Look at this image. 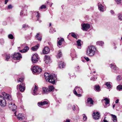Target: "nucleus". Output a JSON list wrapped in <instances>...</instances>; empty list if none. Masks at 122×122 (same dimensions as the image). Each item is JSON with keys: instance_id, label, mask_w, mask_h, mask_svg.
I'll list each match as a JSON object with an SVG mask.
<instances>
[{"instance_id": "f257e3e1", "label": "nucleus", "mask_w": 122, "mask_h": 122, "mask_svg": "<svg viewBox=\"0 0 122 122\" xmlns=\"http://www.w3.org/2000/svg\"><path fill=\"white\" fill-rule=\"evenodd\" d=\"M2 94L8 101V103L9 108L13 111H15L17 108V107L13 102L11 96L5 92H2Z\"/></svg>"}, {"instance_id": "f03ea898", "label": "nucleus", "mask_w": 122, "mask_h": 122, "mask_svg": "<svg viewBox=\"0 0 122 122\" xmlns=\"http://www.w3.org/2000/svg\"><path fill=\"white\" fill-rule=\"evenodd\" d=\"M44 76L46 81L53 84H55V81L57 79V77L55 74H52L50 75L48 73H45Z\"/></svg>"}, {"instance_id": "7ed1b4c3", "label": "nucleus", "mask_w": 122, "mask_h": 122, "mask_svg": "<svg viewBox=\"0 0 122 122\" xmlns=\"http://www.w3.org/2000/svg\"><path fill=\"white\" fill-rule=\"evenodd\" d=\"M96 48L93 46H89L87 49L86 53L87 55L91 56H93L95 54Z\"/></svg>"}, {"instance_id": "20e7f679", "label": "nucleus", "mask_w": 122, "mask_h": 122, "mask_svg": "<svg viewBox=\"0 0 122 122\" xmlns=\"http://www.w3.org/2000/svg\"><path fill=\"white\" fill-rule=\"evenodd\" d=\"M32 71L33 74H37L41 73L42 71V69L39 66H35L32 68Z\"/></svg>"}, {"instance_id": "39448f33", "label": "nucleus", "mask_w": 122, "mask_h": 122, "mask_svg": "<svg viewBox=\"0 0 122 122\" xmlns=\"http://www.w3.org/2000/svg\"><path fill=\"white\" fill-rule=\"evenodd\" d=\"M6 104L5 99L2 96L0 95V105L2 107H4Z\"/></svg>"}, {"instance_id": "423d86ee", "label": "nucleus", "mask_w": 122, "mask_h": 122, "mask_svg": "<svg viewBox=\"0 0 122 122\" xmlns=\"http://www.w3.org/2000/svg\"><path fill=\"white\" fill-rule=\"evenodd\" d=\"M11 57L13 59L15 60L20 59L22 57L20 54L19 52L15 53L14 55H13Z\"/></svg>"}, {"instance_id": "0eeeda50", "label": "nucleus", "mask_w": 122, "mask_h": 122, "mask_svg": "<svg viewBox=\"0 0 122 122\" xmlns=\"http://www.w3.org/2000/svg\"><path fill=\"white\" fill-rule=\"evenodd\" d=\"M82 29L84 30L87 31L90 28V25L88 24L84 23L81 24Z\"/></svg>"}, {"instance_id": "6e6552de", "label": "nucleus", "mask_w": 122, "mask_h": 122, "mask_svg": "<svg viewBox=\"0 0 122 122\" xmlns=\"http://www.w3.org/2000/svg\"><path fill=\"white\" fill-rule=\"evenodd\" d=\"M93 101L92 99L90 97L88 98L87 100V104L88 106L91 107L93 105Z\"/></svg>"}, {"instance_id": "1a4fd4ad", "label": "nucleus", "mask_w": 122, "mask_h": 122, "mask_svg": "<svg viewBox=\"0 0 122 122\" xmlns=\"http://www.w3.org/2000/svg\"><path fill=\"white\" fill-rule=\"evenodd\" d=\"M38 57L37 55L36 54H34L32 57V62L34 63H36L38 61Z\"/></svg>"}, {"instance_id": "9d476101", "label": "nucleus", "mask_w": 122, "mask_h": 122, "mask_svg": "<svg viewBox=\"0 0 122 122\" xmlns=\"http://www.w3.org/2000/svg\"><path fill=\"white\" fill-rule=\"evenodd\" d=\"M25 84L23 83H21V84L19 85V87L20 91L21 92H23L25 89L24 86Z\"/></svg>"}, {"instance_id": "9b49d317", "label": "nucleus", "mask_w": 122, "mask_h": 122, "mask_svg": "<svg viewBox=\"0 0 122 122\" xmlns=\"http://www.w3.org/2000/svg\"><path fill=\"white\" fill-rule=\"evenodd\" d=\"M94 115H93L94 119L96 120L99 119L100 116L99 115V114L98 112H97L96 113L94 112Z\"/></svg>"}, {"instance_id": "f8f14e48", "label": "nucleus", "mask_w": 122, "mask_h": 122, "mask_svg": "<svg viewBox=\"0 0 122 122\" xmlns=\"http://www.w3.org/2000/svg\"><path fill=\"white\" fill-rule=\"evenodd\" d=\"M98 5L99 10L103 12L104 11V7L99 3H98Z\"/></svg>"}, {"instance_id": "ddd939ff", "label": "nucleus", "mask_w": 122, "mask_h": 122, "mask_svg": "<svg viewBox=\"0 0 122 122\" xmlns=\"http://www.w3.org/2000/svg\"><path fill=\"white\" fill-rule=\"evenodd\" d=\"M45 61L46 64H48L49 62H50L51 61V58L50 56L46 55L45 56Z\"/></svg>"}, {"instance_id": "4468645a", "label": "nucleus", "mask_w": 122, "mask_h": 122, "mask_svg": "<svg viewBox=\"0 0 122 122\" xmlns=\"http://www.w3.org/2000/svg\"><path fill=\"white\" fill-rule=\"evenodd\" d=\"M25 118L24 115L22 114H19L17 117L18 119L20 120H21Z\"/></svg>"}, {"instance_id": "2eb2a0df", "label": "nucleus", "mask_w": 122, "mask_h": 122, "mask_svg": "<svg viewBox=\"0 0 122 122\" xmlns=\"http://www.w3.org/2000/svg\"><path fill=\"white\" fill-rule=\"evenodd\" d=\"M50 50L48 47H46L43 49V52L44 54L48 53L49 51Z\"/></svg>"}, {"instance_id": "dca6fc26", "label": "nucleus", "mask_w": 122, "mask_h": 122, "mask_svg": "<svg viewBox=\"0 0 122 122\" xmlns=\"http://www.w3.org/2000/svg\"><path fill=\"white\" fill-rule=\"evenodd\" d=\"M29 49V47L26 46H25L23 49L20 50V51L21 53H24L27 52Z\"/></svg>"}, {"instance_id": "f3484780", "label": "nucleus", "mask_w": 122, "mask_h": 122, "mask_svg": "<svg viewBox=\"0 0 122 122\" xmlns=\"http://www.w3.org/2000/svg\"><path fill=\"white\" fill-rule=\"evenodd\" d=\"M59 65L60 68L61 69H62L66 65L64 62L61 61L59 63Z\"/></svg>"}, {"instance_id": "a211bd4d", "label": "nucleus", "mask_w": 122, "mask_h": 122, "mask_svg": "<svg viewBox=\"0 0 122 122\" xmlns=\"http://www.w3.org/2000/svg\"><path fill=\"white\" fill-rule=\"evenodd\" d=\"M38 87L37 86H36V85L35 84V88L33 90V92L32 93V94L34 95H36L37 94L36 93V92L37 91Z\"/></svg>"}, {"instance_id": "6ab92c4d", "label": "nucleus", "mask_w": 122, "mask_h": 122, "mask_svg": "<svg viewBox=\"0 0 122 122\" xmlns=\"http://www.w3.org/2000/svg\"><path fill=\"white\" fill-rule=\"evenodd\" d=\"M77 91L78 93H81L82 92V90L80 87H76L74 90V91Z\"/></svg>"}, {"instance_id": "aec40b11", "label": "nucleus", "mask_w": 122, "mask_h": 122, "mask_svg": "<svg viewBox=\"0 0 122 122\" xmlns=\"http://www.w3.org/2000/svg\"><path fill=\"white\" fill-rule=\"evenodd\" d=\"M48 103V102H47L46 101H44L41 102H38V106H39V105L42 106L44 105L47 104Z\"/></svg>"}, {"instance_id": "412c9836", "label": "nucleus", "mask_w": 122, "mask_h": 122, "mask_svg": "<svg viewBox=\"0 0 122 122\" xmlns=\"http://www.w3.org/2000/svg\"><path fill=\"white\" fill-rule=\"evenodd\" d=\"M111 115L112 117V120L113 122H116L117 121L116 116L113 114H111Z\"/></svg>"}, {"instance_id": "4be33fe9", "label": "nucleus", "mask_w": 122, "mask_h": 122, "mask_svg": "<svg viewBox=\"0 0 122 122\" xmlns=\"http://www.w3.org/2000/svg\"><path fill=\"white\" fill-rule=\"evenodd\" d=\"M111 68L114 71H117L118 70V68L115 65L111 64Z\"/></svg>"}, {"instance_id": "5701e85b", "label": "nucleus", "mask_w": 122, "mask_h": 122, "mask_svg": "<svg viewBox=\"0 0 122 122\" xmlns=\"http://www.w3.org/2000/svg\"><path fill=\"white\" fill-rule=\"evenodd\" d=\"M43 90L44 93H47L49 92V90L47 88L43 87Z\"/></svg>"}, {"instance_id": "b1692460", "label": "nucleus", "mask_w": 122, "mask_h": 122, "mask_svg": "<svg viewBox=\"0 0 122 122\" xmlns=\"http://www.w3.org/2000/svg\"><path fill=\"white\" fill-rule=\"evenodd\" d=\"M64 41V40L63 38H62L59 40L58 42V45L61 46L62 44V43Z\"/></svg>"}, {"instance_id": "393cba45", "label": "nucleus", "mask_w": 122, "mask_h": 122, "mask_svg": "<svg viewBox=\"0 0 122 122\" xmlns=\"http://www.w3.org/2000/svg\"><path fill=\"white\" fill-rule=\"evenodd\" d=\"M95 90L97 92H99L100 91V87L99 85H96L95 86Z\"/></svg>"}, {"instance_id": "a878e982", "label": "nucleus", "mask_w": 122, "mask_h": 122, "mask_svg": "<svg viewBox=\"0 0 122 122\" xmlns=\"http://www.w3.org/2000/svg\"><path fill=\"white\" fill-rule=\"evenodd\" d=\"M39 45L38 44H37V45H36L35 46L32 47L31 49L33 51H35L38 48L39 46L38 45Z\"/></svg>"}, {"instance_id": "bb28decb", "label": "nucleus", "mask_w": 122, "mask_h": 122, "mask_svg": "<svg viewBox=\"0 0 122 122\" xmlns=\"http://www.w3.org/2000/svg\"><path fill=\"white\" fill-rule=\"evenodd\" d=\"M97 44V45L102 46L104 44V43L102 41H100L97 42L96 43Z\"/></svg>"}, {"instance_id": "cd10ccee", "label": "nucleus", "mask_w": 122, "mask_h": 122, "mask_svg": "<svg viewBox=\"0 0 122 122\" xmlns=\"http://www.w3.org/2000/svg\"><path fill=\"white\" fill-rule=\"evenodd\" d=\"M62 56V53L61 52V51L59 50V53L57 54L56 57L57 58H59Z\"/></svg>"}, {"instance_id": "c85d7f7f", "label": "nucleus", "mask_w": 122, "mask_h": 122, "mask_svg": "<svg viewBox=\"0 0 122 122\" xmlns=\"http://www.w3.org/2000/svg\"><path fill=\"white\" fill-rule=\"evenodd\" d=\"M103 100L105 101V103L106 104H108L109 103L110 101L109 99L107 98L104 99Z\"/></svg>"}, {"instance_id": "c756f323", "label": "nucleus", "mask_w": 122, "mask_h": 122, "mask_svg": "<svg viewBox=\"0 0 122 122\" xmlns=\"http://www.w3.org/2000/svg\"><path fill=\"white\" fill-rule=\"evenodd\" d=\"M39 36V34L37 33L36 36V37L38 40L41 41V36Z\"/></svg>"}, {"instance_id": "7c9ffc66", "label": "nucleus", "mask_w": 122, "mask_h": 122, "mask_svg": "<svg viewBox=\"0 0 122 122\" xmlns=\"http://www.w3.org/2000/svg\"><path fill=\"white\" fill-rule=\"evenodd\" d=\"M49 92H51L54 89V87L53 86L51 85L49 86Z\"/></svg>"}, {"instance_id": "2f4dec72", "label": "nucleus", "mask_w": 122, "mask_h": 122, "mask_svg": "<svg viewBox=\"0 0 122 122\" xmlns=\"http://www.w3.org/2000/svg\"><path fill=\"white\" fill-rule=\"evenodd\" d=\"M105 85L108 88L110 89L111 88V86L109 82H107Z\"/></svg>"}, {"instance_id": "473e14b6", "label": "nucleus", "mask_w": 122, "mask_h": 122, "mask_svg": "<svg viewBox=\"0 0 122 122\" xmlns=\"http://www.w3.org/2000/svg\"><path fill=\"white\" fill-rule=\"evenodd\" d=\"M56 31L55 30V29H54L53 28H51L50 29L49 32L50 33H53L55 32Z\"/></svg>"}, {"instance_id": "72a5a7b5", "label": "nucleus", "mask_w": 122, "mask_h": 122, "mask_svg": "<svg viewBox=\"0 0 122 122\" xmlns=\"http://www.w3.org/2000/svg\"><path fill=\"white\" fill-rule=\"evenodd\" d=\"M81 40H78L76 42L77 43V45L78 47L81 46Z\"/></svg>"}, {"instance_id": "f704fd0d", "label": "nucleus", "mask_w": 122, "mask_h": 122, "mask_svg": "<svg viewBox=\"0 0 122 122\" xmlns=\"http://www.w3.org/2000/svg\"><path fill=\"white\" fill-rule=\"evenodd\" d=\"M37 15H36V16L37 18V20L39 21L40 23L41 22V21L40 20H39V18L40 17V14L38 13V12H37Z\"/></svg>"}, {"instance_id": "c9c22d12", "label": "nucleus", "mask_w": 122, "mask_h": 122, "mask_svg": "<svg viewBox=\"0 0 122 122\" xmlns=\"http://www.w3.org/2000/svg\"><path fill=\"white\" fill-rule=\"evenodd\" d=\"M71 36L73 37L76 38V39H77V37L76 34L73 32H72L71 33Z\"/></svg>"}, {"instance_id": "e433bc0d", "label": "nucleus", "mask_w": 122, "mask_h": 122, "mask_svg": "<svg viewBox=\"0 0 122 122\" xmlns=\"http://www.w3.org/2000/svg\"><path fill=\"white\" fill-rule=\"evenodd\" d=\"M117 88L119 91L122 90V85H119L117 86Z\"/></svg>"}, {"instance_id": "4c0bfd02", "label": "nucleus", "mask_w": 122, "mask_h": 122, "mask_svg": "<svg viewBox=\"0 0 122 122\" xmlns=\"http://www.w3.org/2000/svg\"><path fill=\"white\" fill-rule=\"evenodd\" d=\"M5 60L7 61H8L9 59L10 58V56L9 54H6L5 55Z\"/></svg>"}, {"instance_id": "58836bf2", "label": "nucleus", "mask_w": 122, "mask_h": 122, "mask_svg": "<svg viewBox=\"0 0 122 122\" xmlns=\"http://www.w3.org/2000/svg\"><path fill=\"white\" fill-rule=\"evenodd\" d=\"M74 93L78 97H80L81 96V95L80 94H77L76 91V90L74 91Z\"/></svg>"}, {"instance_id": "ea45409f", "label": "nucleus", "mask_w": 122, "mask_h": 122, "mask_svg": "<svg viewBox=\"0 0 122 122\" xmlns=\"http://www.w3.org/2000/svg\"><path fill=\"white\" fill-rule=\"evenodd\" d=\"M118 16L119 19L121 20H122V15L120 14H118Z\"/></svg>"}, {"instance_id": "a19ab883", "label": "nucleus", "mask_w": 122, "mask_h": 122, "mask_svg": "<svg viewBox=\"0 0 122 122\" xmlns=\"http://www.w3.org/2000/svg\"><path fill=\"white\" fill-rule=\"evenodd\" d=\"M24 80L23 78H19V80H17V81L18 82H21V83H23V81Z\"/></svg>"}, {"instance_id": "79ce46f5", "label": "nucleus", "mask_w": 122, "mask_h": 122, "mask_svg": "<svg viewBox=\"0 0 122 122\" xmlns=\"http://www.w3.org/2000/svg\"><path fill=\"white\" fill-rule=\"evenodd\" d=\"M8 38L11 39H13L14 38V37L13 35L11 34H10L8 35Z\"/></svg>"}, {"instance_id": "37998d69", "label": "nucleus", "mask_w": 122, "mask_h": 122, "mask_svg": "<svg viewBox=\"0 0 122 122\" xmlns=\"http://www.w3.org/2000/svg\"><path fill=\"white\" fill-rule=\"evenodd\" d=\"M115 1L117 2V4H118L119 3H122V0H115Z\"/></svg>"}, {"instance_id": "c03bdc74", "label": "nucleus", "mask_w": 122, "mask_h": 122, "mask_svg": "<svg viewBox=\"0 0 122 122\" xmlns=\"http://www.w3.org/2000/svg\"><path fill=\"white\" fill-rule=\"evenodd\" d=\"M4 43V41L3 39H0V43L1 45L3 44Z\"/></svg>"}, {"instance_id": "a18cd8bd", "label": "nucleus", "mask_w": 122, "mask_h": 122, "mask_svg": "<svg viewBox=\"0 0 122 122\" xmlns=\"http://www.w3.org/2000/svg\"><path fill=\"white\" fill-rule=\"evenodd\" d=\"M122 77L120 76H118L117 77V81H119L121 79Z\"/></svg>"}, {"instance_id": "49530a36", "label": "nucleus", "mask_w": 122, "mask_h": 122, "mask_svg": "<svg viewBox=\"0 0 122 122\" xmlns=\"http://www.w3.org/2000/svg\"><path fill=\"white\" fill-rule=\"evenodd\" d=\"M46 7V5H43L41 6L40 7V9H43L45 8Z\"/></svg>"}, {"instance_id": "de8ad7c7", "label": "nucleus", "mask_w": 122, "mask_h": 122, "mask_svg": "<svg viewBox=\"0 0 122 122\" xmlns=\"http://www.w3.org/2000/svg\"><path fill=\"white\" fill-rule=\"evenodd\" d=\"M83 119L84 121H86L87 119V117L84 114H83Z\"/></svg>"}, {"instance_id": "09e8293b", "label": "nucleus", "mask_w": 122, "mask_h": 122, "mask_svg": "<svg viewBox=\"0 0 122 122\" xmlns=\"http://www.w3.org/2000/svg\"><path fill=\"white\" fill-rule=\"evenodd\" d=\"M28 27V25L25 24H24L23 25L22 28H25Z\"/></svg>"}, {"instance_id": "8fccbe9b", "label": "nucleus", "mask_w": 122, "mask_h": 122, "mask_svg": "<svg viewBox=\"0 0 122 122\" xmlns=\"http://www.w3.org/2000/svg\"><path fill=\"white\" fill-rule=\"evenodd\" d=\"M12 8V6L11 5H9L8 7V9H11Z\"/></svg>"}, {"instance_id": "3c124183", "label": "nucleus", "mask_w": 122, "mask_h": 122, "mask_svg": "<svg viewBox=\"0 0 122 122\" xmlns=\"http://www.w3.org/2000/svg\"><path fill=\"white\" fill-rule=\"evenodd\" d=\"M84 58L87 61H88L89 60V58L88 57H84Z\"/></svg>"}, {"instance_id": "603ef678", "label": "nucleus", "mask_w": 122, "mask_h": 122, "mask_svg": "<svg viewBox=\"0 0 122 122\" xmlns=\"http://www.w3.org/2000/svg\"><path fill=\"white\" fill-rule=\"evenodd\" d=\"M110 12L111 13L112 15L114 14V12L112 10H111L110 11Z\"/></svg>"}, {"instance_id": "864d4df0", "label": "nucleus", "mask_w": 122, "mask_h": 122, "mask_svg": "<svg viewBox=\"0 0 122 122\" xmlns=\"http://www.w3.org/2000/svg\"><path fill=\"white\" fill-rule=\"evenodd\" d=\"M72 108V109L74 110H75V109H76L75 106L74 105L73 106Z\"/></svg>"}, {"instance_id": "5fc2aeb1", "label": "nucleus", "mask_w": 122, "mask_h": 122, "mask_svg": "<svg viewBox=\"0 0 122 122\" xmlns=\"http://www.w3.org/2000/svg\"><path fill=\"white\" fill-rule=\"evenodd\" d=\"M91 80L93 81H94L95 80V78L94 77L91 78Z\"/></svg>"}, {"instance_id": "6e6d98bb", "label": "nucleus", "mask_w": 122, "mask_h": 122, "mask_svg": "<svg viewBox=\"0 0 122 122\" xmlns=\"http://www.w3.org/2000/svg\"><path fill=\"white\" fill-rule=\"evenodd\" d=\"M119 101V99H117V100L115 102L116 103H117Z\"/></svg>"}, {"instance_id": "4d7b16f0", "label": "nucleus", "mask_w": 122, "mask_h": 122, "mask_svg": "<svg viewBox=\"0 0 122 122\" xmlns=\"http://www.w3.org/2000/svg\"><path fill=\"white\" fill-rule=\"evenodd\" d=\"M8 1V0H5V4H6Z\"/></svg>"}, {"instance_id": "13d9d810", "label": "nucleus", "mask_w": 122, "mask_h": 122, "mask_svg": "<svg viewBox=\"0 0 122 122\" xmlns=\"http://www.w3.org/2000/svg\"><path fill=\"white\" fill-rule=\"evenodd\" d=\"M3 25H5L7 24L5 22H4L3 23Z\"/></svg>"}, {"instance_id": "bf43d9fd", "label": "nucleus", "mask_w": 122, "mask_h": 122, "mask_svg": "<svg viewBox=\"0 0 122 122\" xmlns=\"http://www.w3.org/2000/svg\"><path fill=\"white\" fill-rule=\"evenodd\" d=\"M23 11H21L20 12V15L21 16V15L23 14Z\"/></svg>"}, {"instance_id": "052dcab7", "label": "nucleus", "mask_w": 122, "mask_h": 122, "mask_svg": "<svg viewBox=\"0 0 122 122\" xmlns=\"http://www.w3.org/2000/svg\"><path fill=\"white\" fill-rule=\"evenodd\" d=\"M103 122H108L107 120L105 119H104L103 120Z\"/></svg>"}, {"instance_id": "680f3d73", "label": "nucleus", "mask_w": 122, "mask_h": 122, "mask_svg": "<svg viewBox=\"0 0 122 122\" xmlns=\"http://www.w3.org/2000/svg\"><path fill=\"white\" fill-rule=\"evenodd\" d=\"M65 122H70L69 120L67 119Z\"/></svg>"}, {"instance_id": "e2e57ef3", "label": "nucleus", "mask_w": 122, "mask_h": 122, "mask_svg": "<svg viewBox=\"0 0 122 122\" xmlns=\"http://www.w3.org/2000/svg\"><path fill=\"white\" fill-rule=\"evenodd\" d=\"M50 26H51V23H49Z\"/></svg>"}, {"instance_id": "0e129e2a", "label": "nucleus", "mask_w": 122, "mask_h": 122, "mask_svg": "<svg viewBox=\"0 0 122 122\" xmlns=\"http://www.w3.org/2000/svg\"><path fill=\"white\" fill-rule=\"evenodd\" d=\"M106 105H107L106 104L104 106V107L105 108H106V107H107Z\"/></svg>"}, {"instance_id": "69168bd1", "label": "nucleus", "mask_w": 122, "mask_h": 122, "mask_svg": "<svg viewBox=\"0 0 122 122\" xmlns=\"http://www.w3.org/2000/svg\"><path fill=\"white\" fill-rule=\"evenodd\" d=\"M115 107V105H114L113 106V108H114V107Z\"/></svg>"}, {"instance_id": "338daca9", "label": "nucleus", "mask_w": 122, "mask_h": 122, "mask_svg": "<svg viewBox=\"0 0 122 122\" xmlns=\"http://www.w3.org/2000/svg\"><path fill=\"white\" fill-rule=\"evenodd\" d=\"M16 112H14V114H15V116H16Z\"/></svg>"}, {"instance_id": "774afa93", "label": "nucleus", "mask_w": 122, "mask_h": 122, "mask_svg": "<svg viewBox=\"0 0 122 122\" xmlns=\"http://www.w3.org/2000/svg\"><path fill=\"white\" fill-rule=\"evenodd\" d=\"M114 49H116V48H117V47L116 46H115L114 47Z\"/></svg>"}]
</instances>
